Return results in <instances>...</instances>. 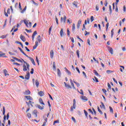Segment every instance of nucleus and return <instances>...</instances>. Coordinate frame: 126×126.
<instances>
[{
    "instance_id": "f257e3e1",
    "label": "nucleus",
    "mask_w": 126,
    "mask_h": 126,
    "mask_svg": "<svg viewBox=\"0 0 126 126\" xmlns=\"http://www.w3.org/2000/svg\"><path fill=\"white\" fill-rule=\"evenodd\" d=\"M12 58L13 59V60H15L16 61H17V62H19V63H24L26 64H24L23 65V71H27V69L29 70V66H30L29 63H26V62H25L24 60L22 59V61H21L20 59L16 57H12Z\"/></svg>"
},
{
    "instance_id": "f03ea898",
    "label": "nucleus",
    "mask_w": 126,
    "mask_h": 126,
    "mask_svg": "<svg viewBox=\"0 0 126 126\" xmlns=\"http://www.w3.org/2000/svg\"><path fill=\"white\" fill-rule=\"evenodd\" d=\"M36 40H37L35 41L34 46H33V50L37 49V47H38V45H39V42L42 41V39H41V35H38L37 37L36 38Z\"/></svg>"
},
{
    "instance_id": "7ed1b4c3",
    "label": "nucleus",
    "mask_w": 126,
    "mask_h": 126,
    "mask_svg": "<svg viewBox=\"0 0 126 126\" xmlns=\"http://www.w3.org/2000/svg\"><path fill=\"white\" fill-rule=\"evenodd\" d=\"M24 23L25 24L26 26L28 27V28H31L32 27V23L30 22L28 24V22L26 20H24Z\"/></svg>"
},
{
    "instance_id": "20e7f679",
    "label": "nucleus",
    "mask_w": 126,
    "mask_h": 126,
    "mask_svg": "<svg viewBox=\"0 0 126 126\" xmlns=\"http://www.w3.org/2000/svg\"><path fill=\"white\" fill-rule=\"evenodd\" d=\"M27 58H28V59H29L31 62V63H32V64H33V65H36V63H35V61H34V59L29 56H28V57H27Z\"/></svg>"
},
{
    "instance_id": "39448f33",
    "label": "nucleus",
    "mask_w": 126,
    "mask_h": 126,
    "mask_svg": "<svg viewBox=\"0 0 126 126\" xmlns=\"http://www.w3.org/2000/svg\"><path fill=\"white\" fill-rule=\"evenodd\" d=\"M25 78L27 80H29V79L30 78V73H29V71H28L27 72V74L25 75Z\"/></svg>"
},
{
    "instance_id": "423d86ee",
    "label": "nucleus",
    "mask_w": 126,
    "mask_h": 126,
    "mask_svg": "<svg viewBox=\"0 0 126 126\" xmlns=\"http://www.w3.org/2000/svg\"><path fill=\"white\" fill-rule=\"evenodd\" d=\"M82 22V20H79L78 22H77V29H79L80 27V25H81V23Z\"/></svg>"
},
{
    "instance_id": "0eeeda50",
    "label": "nucleus",
    "mask_w": 126,
    "mask_h": 126,
    "mask_svg": "<svg viewBox=\"0 0 126 126\" xmlns=\"http://www.w3.org/2000/svg\"><path fill=\"white\" fill-rule=\"evenodd\" d=\"M25 98H26L27 100H29L30 101H33V98H32V97H31L30 95H26L25 96Z\"/></svg>"
},
{
    "instance_id": "6e6552de",
    "label": "nucleus",
    "mask_w": 126,
    "mask_h": 126,
    "mask_svg": "<svg viewBox=\"0 0 126 126\" xmlns=\"http://www.w3.org/2000/svg\"><path fill=\"white\" fill-rule=\"evenodd\" d=\"M1 57H3V58H7V56L5 55V53H2L1 51L0 52V58H1Z\"/></svg>"
},
{
    "instance_id": "1a4fd4ad",
    "label": "nucleus",
    "mask_w": 126,
    "mask_h": 126,
    "mask_svg": "<svg viewBox=\"0 0 126 126\" xmlns=\"http://www.w3.org/2000/svg\"><path fill=\"white\" fill-rule=\"evenodd\" d=\"M20 38L21 39V40H22V41H23V42H25L26 41V38H25V37L23 35H22V34H21Z\"/></svg>"
},
{
    "instance_id": "9d476101",
    "label": "nucleus",
    "mask_w": 126,
    "mask_h": 126,
    "mask_svg": "<svg viewBox=\"0 0 126 126\" xmlns=\"http://www.w3.org/2000/svg\"><path fill=\"white\" fill-rule=\"evenodd\" d=\"M87 25V21L85 20V23L83 25V28L82 29V31H84L85 29H86V28L85 27V25Z\"/></svg>"
},
{
    "instance_id": "9b49d317",
    "label": "nucleus",
    "mask_w": 126,
    "mask_h": 126,
    "mask_svg": "<svg viewBox=\"0 0 126 126\" xmlns=\"http://www.w3.org/2000/svg\"><path fill=\"white\" fill-rule=\"evenodd\" d=\"M24 95H30V94H31V92H30V91H29V90H28L24 92Z\"/></svg>"
},
{
    "instance_id": "f8f14e48",
    "label": "nucleus",
    "mask_w": 126,
    "mask_h": 126,
    "mask_svg": "<svg viewBox=\"0 0 126 126\" xmlns=\"http://www.w3.org/2000/svg\"><path fill=\"white\" fill-rule=\"evenodd\" d=\"M108 51L111 55H113V54H114V50H113V48H112L111 47H108Z\"/></svg>"
},
{
    "instance_id": "ddd939ff",
    "label": "nucleus",
    "mask_w": 126,
    "mask_h": 126,
    "mask_svg": "<svg viewBox=\"0 0 126 126\" xmlns=\"http://www.w3.org/2000/svg\"><path fill=\"white\" fill-rule=\"evenodd\" d=\"M81 98L82 100H83L84 102H86V101H88V98L86 96H81Z\"/></svg>"
},
{
    "instance_id": "4468645a",
    "label": "nucleus",
    "mask_w": 126,
    "mask_h": 126,
    "mask_svg": "<svg viewBox=\"0 0 126 126\" xmlns=\"http://www.w3.org/2000/svg\"><path fill=\"white\" fill-rule=\"evenodd\" d=\"M18 49H19V50H20L21 53H22V54H23V55H24V56H25V57H28V55H27L26 54H25V53H24V52L23 51L22 49H21V48L18 47Z\"/></svg>"
},
{
    "instance_id": "2eb2a0df",
    "label": "nucleus",
    "mask_w": 126,
    "mask_h": 126,
    "mask_svg": "<svg viewBox=\"0 0 126 126\" xmlns=\"http://www.w3.org/2000/svg\"><path fill=\"white\" fill-rule=\"evenodd\" d=\"M37 35V31H34L33 32V33L32 35V41H34V38H35V35Z\"/></svg>"
},
{
    "instance_id": "dca6fc26",
    "label": "nucleus",
    "mask_w": 126,
    "mask_h": 126,
    "mask_svg": "<svg viewBox=\"0 0 126 126\" xmlns=\"http://www.w3.org/2000/svg\"><path fill=\"white\" fill-rule=\"evenodd\" d=\"M38 95H39V96H40V97H42V96H44L45 95V94L44 93V92L43 91H40V92H38Z\"/></svg>"
},
{
    "instance_id": "f3484780",
    "label": "nucleus",
    "mask_w": 126,
    "mask_h": 126,
    "mask_svg": "<svg viewBox=\"0 0 126 126\" xmlns=\"http://www.w3.org/2000/svg\"><path fill=\"white\" fill-rule=\"evenodd\" d=\"M64 84L65 87H66V88H70V89H71L72 88L71 86L66 84L65 82H64Z\"/></svg>"
},
{
    "instance_id": "a211bd4d",
    "label": "nucleus",
    "mask_w": 126,
    "mask_h": 126,
    "mask_svg": "<svg viewBox=\"0 0 126 126\" xmlns=\"http://www.w3.org/2000/svg\"><path fill=\"white\" fill-rule=\"evenodd\" d=\"M50 58L51 59H53L54 58V51L53 50L50 51Z\"/></svg>"
},
{
    "instance_id": "6ab92c4d",
    "label": "nucleus",
    "mask_w": 126,
    "mask_h": 126,
    "mask_svg": "<svg viewBox=\"0 0 126 126\" xmlns=\"http://www.w3.org/2000/svg\"><path fill=\"white\" fill-rule=\"evenodd\" d=\"M3 73L4 74L5 76H6V75H9V74L7 73V70L5 69L3 70Z\"/></svg>"
},
{
    "instance_id": "aec40b11",
    "label": "nucleus",
    "mask_w": 126,
    "mask_h": 126,
    "mask_svg": "<svg viewBox=\"0 0 126 126\" xmlns=\"http://www.w3.org/2000/svg\"><path fill=\"white\" fill-rule=\"evenodd\" d=\"M75 30V24L73 23L72 25V31L73 33H74Z\"/></svg>"
},
{
    "instance_id": "412c9836",
    "label": "nucleus",
    "mask_w": 126,
    "mask_h": 126,
    "mask_svg": "<svg viewBox=\"0 0 126 126\" xmlns=\"http://www.w3.org/2000/svg\"><path fill=\"white\" fill-rule=\"evenodd\" d=\"M15 43L16 44H18V45H20L22 47V48L23 49L24 47H23V44H22V43L19 42V41H15Z\"/></svg>"
},
{
    "instance_id": "4be33fe9",
    "label": "nucleus",
    "mask_w": 126,
    "mask_h": 126,
    "mask_svg": "<svg viewBox=\"0 0 126 126\" xmlns=\"http://www.w3.org/2000/svg\"><path fill=\"white\" fill-rule=\"evenodd\" d=\"M39 102L40 104H41V105H45V103H44V101H43V99H42V98L39 99Z\"/></svg>"
},
{
    "instance_id": "5701e85b",
    "label": "nucleus",
    "mask_w": 126,
    "mask_h": 126,
    "mask_svg": "<svg viewBox=\"0 0 126 126\" xmlns=\"http://www.w3.org/2000/svg\"><path fill=\"white\" fill-rule=\"evenodd\" d=\"M39 84H40V83L39 82V81H38V80H35V85H36V87H38Z\"/></svg>"
},
{
    "instance_id": "b1692460",
    "label": "nucleus",
    "mask_w": 126,
    "mask_h": 126,
    "mask_svg": "<svg viewBox=\"0 0 126 126\" xmlns=\"http://www.w3.org/2000/svg\"><path fill=\"white\" fill-rule=\"evenodd\" d=\"M63 29H62L60 31L61 37H63Z\"/></svg>"
},
{
    "instance_id": "393cba45",
    "label": "nucleus",
    "mask_w": 126,
    "mask_h": 126,
    "mask_svg": "<svg viewBox=\"0 0 126 126\" xmlns=\"http://www.w3.org/2000/svg\"><path fill=\"white\" fill-rule=\"evenodd\" d=\"M94 73L95 75H96V76H100V75H99V73H98V72H97L96 70H94Z\"/></svg>"
},
{
    "instance_id": "a878e982",
    "label": "nucleus",
    "mask_w": 126,
    "mask_h": 126,
    "mask_svg": "<svg viewBox=\"0 0 126 126\" xmlns=\"http://www.w3.org/2000/svg\"><path fill=\"white\" fill-rule=\"evenodd\" d=\"M94 81H95V82H99V80H98V78L96 77H94V78H93Z\"/></svg>"
},
{
    "instance_id": "bb28decb",
    "label": "nucleus",
    "mask_w": 126,
    "mask_h": 126,
    "mask_svg": "<svg viewBox=\"0 0 126 126\" xmlns=\"http://www.w3.org/2000/svg\"><path fill=\"white\" fill-rule=\"evenodd\" d=\"M53 68L54 70H56V62H54L53 63Z\"/></svg>"
},
{
    "instance_id": "cd10ccee",
    "label": "nucleus",
    "mask_w": 126,
    "mask_h": 126,
    "mask_svg": "<svg viewBox=\"0 0 126 126\" xmlns=\"http://www.w3.org/2000/svg\"><path fill=\"white\" fill-rule=\"evenodd\" d=\"M97 110L100 115H103V112H102V111H101V109H100V107L98 106L97 107Z\"/></svg>"
},
{
    "instance_id": "c85d7f7f",
    "label": "nucleus",
    "mask_w": 126,
    "mask_h": 126,
    "mask_svg": "<svg viewBox=\"0 0 126 126\" xmlns=\"http://www.w3.org/2000/svg\"><path fill=\"white\" fill-rule=\"evenodd\" d=\"M27 8V6H25L24 8L21 11V13H24L26 11V9Z\"/></svg>"
},
{
    "instance_id": "c756f323",
    "label": "nucleus",
    "mask_w": 126,
    "mask_h": 126,
    "mask_svg": "<svg viewBox=\"0 0 126 126\" xmlns=\"http://www.w3.org/2000/svg\"><path fill=\"white\" fill-rule=\"evenodd\" d=\"M120 67H122L120 68V71H121V72H123L124 69H125V66H122V65H120Z\"/></svg>"
},
{
    "instance_id": "7c9ffc66",
    "label": "nucleus",
    "mask_w": 126,
    "mask_h": 126,
    "mask_svg": "<svg viewBox=\"0 0 126 126\" xmlns=\"http://www.w3.org/2000/svg\"><path fill=\"white\" fill-rule=\"evenodd\" d=\"M73 109H75V104H73V106L71 107L70 110L71 112L73 111Z\"/></svg>"
},
{
    "instance_id": "2f4dec72",
    "label": "nucleus",
    "mask_w": 126,
    "mask_h": 126,
    "mask_svg": "<svg viewBox=\"0 0 126 126\" xmlns=\"http://www.w3.org/2000/svg\"><path fill=\"white\" fill-rule=\"evenodd\" d=\"M29 103L32 107H33V105H34V102L32 101V100H29Z\"/></svg>"
},
{
    "instance_id": "473e14b6",
    "label": "nucleus",
    "mask_w": 126,
    "mask_h": 126,
    "mask_svg": "<svg viewBox=\"0 0 126 126\" xmlns=\"http://www.w3.org/2000/svg\"><path fill=\"white\" fill-rule=\"evenodd\" d=\"M7 36V34L6 35H3L1 36L0 37V38H1V39H5V38H6Z\"/></svg>"
},
{
    "instance_id": "72a5a7b5",
    "label": "nucleus",
    "mask_w": 126,
    "mask_h": 126,
    "mask_svg": "<svg viewBox=\"0 0 126 126\" xmlns=\"http://www.w3.org/2000/svg\"><path fill=\"white\" fill-rule=\"evenodd\" d=\"M37 107H38V109H39L40 110H43V109H44V106L42 107V106H41V105H37Z\"/></svg>"
},
{
    "instance_id": "f704fd0d",
    "label": "nucleus",
    "mask_w": 126,
    "mask_h": 126,
    "mask_svg": "<svg viewBox=\"0 0 126 126\" xmlns=\"http://www.w3.org/2000/svg\"><path fill=\"white\" fill-rule=\"evenodd\" d=\"M56 124H60V121L56 120V121H54V122L53 123V126H55V125H56Z\"/></svg>"
},
{
    "instance_id": "c9c22d12",
    "label": "nucleus",
    "mask_w": 126,
    "mask_h": 126,
    "mask_svg": "<svg viewBox=\"0 0 126 126\" xmlns=\"http://www.w3.org/2000/svg\"><path fill=\"white\" fill-rule=\"evenodd\" d=\"M109 109L110 113H112L113 114V113H114V110H113V108H112V107L111 106H109Z\"/></svg>"
},
{
    "instance_id": "e433bc0d",
    "label": "nucleus",
    "mask_w": 126,
    "mask_h": 126,
    "mask_svg": "<svg viewBox=\"0 0 126 126\" xmlns=\"http://www.w3.org/2000/svg\"><path fill=\"white\" fill-rule=\"evenodd\" d=\"M84 113L86 118H87V117L88 116V113H87V111H86V110H84Z\"/></svg>"
},
{
    "instance_id": "4c0bfd02",
    "label": "nucleus",
    "mask_w": 126,
    "mask_h": 126,
    "mask_svg": "<svg viewBox=\"0 0 126 126\" xmlns=\"http://www.w3.org/2000/svg\"><path fill=\"white\" fill-rule=\"evenodd\" d=\"M57 71H58V75H59V76H61V70H60V69L58 68Z\"/></svg>"
},
{
    "instance_id": "58836bf2",
    "label": "nucleus",
    "mask_w": 126,
    "mask_h": 126,
    "mask_svg": "<svg viewBox=\"0 0 126 126\" xmlns=\"http://www.w3.org/2000/svg\"><path fill=\"white\" fill-rule=\"evenodd\" d=\"M66 20V16H65V15H64L63 18V21L64 23H65Z\"/></svg>"
},
{
    "instance_id": "ea45409f",
    "label": "nucleus",
    "mask_w": 126,
    "mask_h": 126,
    "mask_svg": "<svg viewBox=\"0 0 126 126\" xmlns=\"http://www.w3.org/2000/svg\"><path fill=\"white\" fill-rule=\"evenodd\" d=\"M3 115L4 116L5 115V107L4 106L3 107Z\"/></svg>"
},
{
    "instance_id": "a19ab883",
    "label": "nucleus",
    "mask_w": 126,
    "mask_h": 126,
    "mask_svg": "<svg viewBox=\"0 0 126 126\" xmlns=\"http://www.w3.org/2000/svg\"><path fill=\"white\" fill-rule=\"evenodd\" d=\"M107 73L110 74L112 73V72H114V71L110 70H107L106 71Z\"/></svg>"
},
{
    "instance_id": "79ce46f5",
    "label": "nucleus",
    "mask_w": 126,
    "mask_h": 126,
    "mask_svg": "<svg viewBox=\"0 0 126 126\" xmlns=\"http://www.w3.org/2000/svg\"><path fill=\"white\" fill-rule=\"evenodd\" d=\"M26 32L28 33H32V30H27V29H26Z\"/></svg>"
},
{
    "instance_id": "37998d69",
    "label": "nucleus",
    "mask_w": 126,
    "mask_h": 126,
    "mask_svg": "<svg viewBox=\"0 0 126 126\" xmlns=\"http://www.w3.org/2000/svg\"><path fill=\"white\" fill-rule=\"evenodd\" d=\"M73 4V5H75V7H77V2L74 1Z\"/></svg>"
},
{
    "instance_id": "c03bdc74",
    "label": "nucleus",
    "mask_w": 126,
    "mask_h": 126,
    "mask_svg": "<svg viewBox=\"0 0 126 126\" xmlns=\"http://www.w3.org/2000/svg\"><path fill=\"white\" fill-rule=\"evenodd\" d=\"M111 38H113V36H114V29L111 30Z\"/></svg>"
},
{
    "instance_id": "a18cd8bd",
    "label": "nucleus",
    "mask_w": 126,
    "mask_h": 126,
    "mask_svg": "<svg viewBox=\"0 0 126 126\" xmlns=\"http://www.w3.org/2000/svg\"><path fill=\"white\" fill-rule=\"evenodd\" d=\"M80 94H81V95H84V94H83V91L82 90H80V92L78 91Z\"/></svg>"
},
{
    "instance_id": "49530a36",
    "label": "nucleus",
    "mask_w": 126,
    "mask_h": 126,
    "mask_svg": "<svg viewBox=\"0 0 126 126\" xmlns=\"http://www.w3.org/2000/svg\"><path fill=\"white\" fill-rule=\"evenodd\" d=\"M76 54L78 58H79V50H77L76 51Z\"/></svg>"
},
{
    "instance_id": "de8ad7c7",
    "label": "nucleus",
    "mask_w": 126,
    "mask_h": 126,
    "mask_svg": "<svg viewBox=\"0 0 126 126\" xmlns=\"http://www.w3.org/2000/svg\"><path fill=\"white\" fill-rule=\"evenodd\" d=\"M74 83H75L76 85L78 87H79L80 86V84L74 81Z\"/></svg>"
},
{
    "instance_id": "09e8293b",
    "label": "nucleus",
    "mask_w": 126,
    "mask_h": 126,
    "mask_svg": "<svg viewBox=\"0 0 126 126\" xmlns=\"http://www.w3.org/2000/svg\"><path fill=\"white\" fill-rule=\"evenodd\" d=\"M91 22H93V21H94V17L93 16H91Z\"/></svg>"
},
{
    "instance_id": "8fccbe9b",
    "label": "nucleus",
    "mask_w": 126,
    "mask_h": 126,
    "mask_svg": "<svg viewBox=\"0 0 126 126\" xmlns=\"http://www.w3.org/2000/svg\"><path fill=\"white\" fill-rule=\"evenodd\" d=\"M107 86L108 87V89L111 90L112 89V88L111 87V85L110 84V83H107Z\"/></svg>"
},
{
    "instance_id": "3c124183",
    "label": "nucleus",
    "mask_w": 126,
    "mask_h": 126,
    "mask_svg": "<svg viewBox=\"0 0 126 126\" xmlns=\"http://www.w3.org/2000/svg\"><path fill=\"white\" fill-rule=\"evenodd\" d=\"M3 120V122L5 123V120H6V116L5 115H4Z\"/></svg>"
},
{
    "instance_id": "603ef678",
    "label": "nucleus",
    "mask_w": 126,
    "mask_h": 126,
    "mask_svg": "<svg viewBox=\"0 0 126 126\" xmlns=\"http://www.w3.org/2000/svg\"><path fill=\"white\" fill-rule=\"evenodd\" d=\"M19 7L21 10H22V7H21V3H19Z\"/></svg>"
},
{
    "instance_id": "864d4df0",
    "label": "nucleus",
    "mask_w": 126,
    "mask_h": 126,
    "mask_svg": "<svg viewBox=\"0 0 126 126\" xmlns=\"http://www.w3.org/2000/svg\"><path fill=\"white\" fill-rule=\"evenodd\" d=\"M95 9L96 11H98L99 10V6H98V5H96Z\"/></svg>"
},
{
    "instance_id": "5fc2aeb1",
    "label": "nucleus",
    "mask_w": 126,
    "mask_h": 126,
    "mask_svg": "<svg viewBox=\"0 0 126 126\" xmlns=\"http://www.w3.org/2000/svg\"><path fill=\"white\" fill-rule=\"evenodd\" d=\"M83 75H84L85 78H87V76L86 75V73H85V72L83 71Z\"/></svg>"
},
{
    "instance_id": "6e6d98bb",
    "label": "nucleus",
    "mask_w": 126,
    "mask_h": 126,
    "mask_svg": "<svg viewBox=\"0 0 126 126\" xmlns=\"http://www.w3.org/2000/svg\"><path fill=\"white\" fill-rule=\"evenodd\" d=\"M27 117H28V118H29V119L31 118V114H30V113H28V114H27Z\"/></svg>"
},
{
    "instance_id": "4d7b16f0",
    "label": "nucleus",
    "mask_w": 126,
    "mask_h": 126,
    "mask_svg": "<svg viewBox=\"0 0 126 126\" xmlns=\"http://www.w3.org/2000/svg\"><path fill=\"white\" fill-rule=\"evenodd\" d=\"M101 106H102V108H103V109H105V104H104V103H103L102 102H101Z\"/></svg>"
},
{
    "instance_id": "13d9d810",
    "label": "nucleus",
    "mask_w": 126,
    "mask_h": 126,
    "mask_svg": "<svg viewBox=\"0 0 126 126\" xmlns=\"http://www.w3.org/2000/svg\"><path fill=\"white\" fill-rule=\"evenodd\" d=\"M86 21L88 24H89V23H90V19L87 18Z\"/></svg>"
},
{
    "instance_id": "bf43d9fd",
    "label": "nucleus",
    "mask_w": 126,
    "mask_h": 126,
    "mask_svg": "<svg viewBox=\"0 0 126 126\" xmlns=\"http://www.w3.org/2000/svg\"><path fill=\"white\" fill-rule=\"evenodd\" d=\"M31 74H33V73H34V68H32L31 69Z\"/></svg>"
},
{
    "instance_id": "052dcab7",
    "label": "nucleus",
    "mask_w": 126,
    "mask_h": 126,
    "mask_svg": "<svg viewBox=\"0 0 126 126\" xmlns=\"http://www.w3.org/2000/svg\"><path fill=\"white\" fill-rule=\"evenodd\" d=\"M36 63H38V65H39V60H38V57H37V56L36 57Z\"/></svg>"
},
{
    "instance_id": "680f3d73",
    "label": "nucleus",
    "mask_w": 126,
    "mask_h": 126,
    "mask_svg": "<svg viewBox=\"0 0 126 126\" xmlns=\"http://www.w3.org/2000/svg\"><path fill=\"white\" fill-rule=\"evenodd\" d=\"M115 11H116V12H118L119 11V9L118 8V5H116V9H115Z\"/></svg>"
},
{
    "instance_id": "e2e57ef3",
    "label": "nucleus",
    "mask_w": 126,
    "mask_h": 126,
    "mask_svg": "<svg viewBox=\"0 0 126 126\" xmlns=\"http://www.w3.org/2000/svg\"><path fill=\"white\" fill-rule=\"evenodd\" d=\"M109 28V23L106 24V31H108V29Z\"/></svg>"
},
{
    "instance_id": "0e129e2a",
    "label": "nucleus",
    "mask_w": 126,
    "mask_h": 126,
    "mask_svg": "<svg viewBox=\"0 0 126 126\" xmlns=\"http://www.w3.org/2000/svg\"><path fill=\"white\" fill-rule=\"evenodd\" d=\"M7 13L8 14H10V9L8 8L7 11Z\"/></svg>"
},
{
    "instance_id": "69168bd1",
    "label": "nucleus",
    "mask_w": 126,
    "mask_h": 126,
    "mask_svg": "<svg viewBox=\"0 0 126 126\" xmlns=\"http://www.w3.org/2000/svg\"><path fill=\"white\" fill-rule=\"evenodd\" d=\"M70 33V32H69V30H68V29H67V34L68 36H69Z\"/></svg>"
},
{
    "instance_id": "338daca9",
    "label": "nucleus",
    "mask_w": 126,
    "mask_h": 126,
    "mask_svg": "<svg viewBox=\"0 0 126 126\" xmlns=\"http://www.w3.org/2000/svg\"><path fill=\"white\" fill-rule=\"evenodd\" d=\"M9 118V113H8L6 115V119L7 120H8Z\"/></svg>"
},
{
    "instance_id": "774afa93",
    "label": "nucleus",
    "mask_w": 126,
    "mask_h": 126,
    "mask_svg": "<svg viewBox=\"0 0 126 126\" xmlns=\"http://www.w3.org/2000/svg\"><path fill=\"white\" fill-rule=\"evenodd\" d=\"M66 71V72L68 73V74H69L70 75H71V72H70L69 71V70H67V71Z\"/></svg>"
}]
</instances>
